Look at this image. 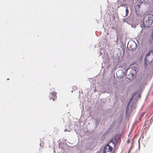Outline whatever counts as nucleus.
Masks as SVG:
<instances>
[{"instance_id":"f257e3e1","label":"nucleus","mask_w":153,"mask_h":153,"mask_svg":"<svg viewBox=\"0 0 153 153\" xmlns=\"http://www.w3.org/2000/svg\"><path fill=\"white\" fill-rule=\"evenodd\" d=\"M143 27H149L153 22V14H148L145 16L143 18Z\"/></svg>"},{"instance_id":"f03ea898","label":"nucleus","mask_w":153,"mask_h":153,"mask_svg":"<svg viewBox=\"0 0 153 153\" xmlns=\"http://www.w3.org/2000/svg\"><path fill=\"white\" fill-rule=\"evenodd\" d=\"M129 71H127L126 75V77L128 79H133L134 78L135 75L136 74V68H129Z\"/></svg>"},{"instance_id":"7ed1b4c3","label":"nucleus","mask_w":153,"mask_h":153,"mask_svg":"<svg viewBox=\"0 0 153 153\" xmlns=\"http://www.w3.org/2000/svg\"><path fill=\"white\" fill-rule=\"evenodd\" d=\"M145 62L147 63H150L153 61V53L152 51H150L148 53L145 58Z\"/></svg>"},{"instance_id":"20e7f679","label":"nucleus","mask_w":153,"mask_h":153,"mask_svg":"<svg viewBox=\"0 0 153 153\" xmlns=\"http://www.w3.org/2000/svg\"><path fill=\"white\" fill-rule=\"evenodd\" d=\"M113 149L112 147L108 144L106 145L104 147L103 153H108L111 152Z\"/></svg>"},{"instance_id":"39448f33","label":"nucleus","mask_w":153,"mask_h":153,"mask_svg":"<svg viewBox=\"0 0 153 153\" xmlns=\"http://www.w3.org/2000/svg\"><path fill=\"white\" fill-rule=\"evenodd\" d=\"M56 93L54 91H52V92L50 93L49 95V97L50 99H52L53 101H54L56 98Z\"/></svg>"},{"instance_id":"423d86ee","label":"nucleus","mask_w":153,"mask_h":153,"mask_svg":"<svg viewBox=\"0 0 153 153\" xmlns=\"http://www.w3.org/2000/svg\"><path fill=\"white\" fill-rule=\"evenodd\" d=\"M126 6V16H127L128 14V13L129 10H128V7L127 6Z\"/></svg>"},{"instance_id":"0eeeda50","label":"nucleus","mask_w":153,"mask_h":153,"mask_svg":"<svg viewBox=\"0 0 153 153\" xmlns=\"http://www.w3.org/2000/svg\"><path fill=\"white\" fill-rule=\"evenodd\" d=\"M119 72V71H117V73H116V75H117V76H118V77H119V76H119V75H118V72Z\"/></svg>"},{"instance_id":"6e6552de","label":"nucleus","mask_w":153,"mask_h":153,"mask_svg":"<svg viewBox=\"0 0 153 153\" xmlns=\"http://www.w3.org/2000/svg\"><path fill=\"white\" fill-rule=\"evenodd\" d=\"M124 7H125L126 8V6H127L126 5V4H123L122 5Z\"/></svg>"},{"instance_id":"1a4fd4ad","label":"nucleus","mask_w":153,"mask_h":153,"mask_svg":"<svg viewBox=\"0 0 153 153\" xmlns=\"http://www.w3.org/2000/svg\"><path fill=\"white\" fill-rule=\"evenodd\" d=\"M140 7V6H139V5H137L136 6V7Z\"/></svg>"},{"instance_id":"9d476101","label":"nucleus","mask_w":153,"mask_h":153,"mask_svg":"<svg viewBox=\"0 0 153 153\" xmlns=\"http://www.w3.org/2000/svg\"><path fill=\"white\" fill-rule=\"evenodd\" d=\"M127 142H128V143H129V142H130V140H128L127 141Z\"/></svg>"},{"instance_id":"9b49d317","label":"nucleus","mask_w":153,"mask_h":153,"mask_svg":"<svg viewBox=\"0 0 153 153\" xmlns=\"http://www.w3.org/2000/svg\"><path fill=\"white\" fill-rule=\"evenodd\" d=\"M127 111H128V108H127L126 111V113Z\"/></svg>"},{"instance_id":"f8f14e48","label":"nucleus","mask_w":153,"mask_h":153,"mask_svg":"<svg viewBox=\"0 0 153 153\" xmlns=\"http://www.w3.org/2000/svg\"><path fill=\"white\" fill-rule=\"evenodd\" d=\"M111 141H112V142H113V143H114L113 142V140H111Z\"/></svg>"},{"instance_id":"ddd939ff","label":"nucleus","mask_w":153,"mask_h":153,"mask_svg":"<svg viewBox=\"0 0 153 153\" xmlns=\"http://www.w3.org/2000/svg\"><path fill=\"white\" fill-rule=\"evenodd\" d=\"M131 51H132L133 50H134L133 49H131Z\"/></svg>"},{"instance_id":"4468645a","label":"nucleus","mask_w":153,"mask_h":153,"mask_svg":"<svg viewBox=\"0 0 153 153\" xmlns=\"http://www.w3.org/2000/svg\"><path fill=\"white\" fill-rule=\"evenodd\" d=\"M141 27H142V25H141Z\"/></svg>"},{"instance_id":"2eb2a0df","label":"nucleus","mask_w":153,"mask_h":153,"mask_svg":"<svg viewBox=\"0 0 153 153\" xmlns=\"http://www.w3.org/2000/svg\"><path fill=\"white\" fill-rule=\"evenodd\" d=\"M9 79H7V80H9Z\"/></svg>"}]
</instances>
